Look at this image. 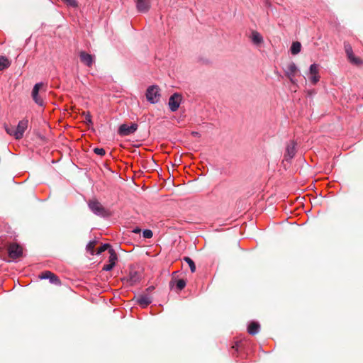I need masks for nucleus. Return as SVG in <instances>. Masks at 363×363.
Here are the masks:
<instances>
[{
	"label": "nucleus",
	"instance_id": "obj_19",
	"mask_svg": "<svg viewBox=\"0 0 363 363\" xmlns=\"http://www.w3.org/2000/svg\"><path fill=\"white\" fill-rule=\"evenodd\" d=\"M225 247L227 248L233 249V250H235L238 248H243V247L240 245V242L237 238H234L230 240H228L227 242Z\"/></svg>",
	"mask_w": 363,
	"mask_h": 363
},
{
	"label": "nucleus",
	"instance_id": "obj_7",
	"mask_svg": "<svg viewBox=\"0 0 363 363\" xmlns=\"http://www.w3.org/2000/svg\"><path fill=\"white\" fill-rule=\"evenodd\" d=\"M28 121L23 119L19 121L17 127L16 128L15 138L20 140L23 138L25 130L28 128Z\"/></svg>",
	"mask_w": 363,
	"mask_h": 363
},
{
	"label": "nucleus",
	"instance_id": "obj_34",
	"mask_svg": "<svg viewBox=\"0 0 363 363\" xmlns=\"http://www.w3.org/2000/svg\"><path fill=\"white\" fill-rule=\"evenodd\" d=\"M191 135H193L194 136H199V133L198 132H192Z\"/></svg>",
	"mask_w": 363,
	"mask_h": 363
},
{
	"label": "nucleus",
	"instance_id": "obj_13",
	"mask_svg": "<svg viewBox=\"0 0 363 363\" xmlns=\"http://www.w3.org/2000/svg\"><path fill=\"white\" fill-rule=\"evenodd\" d=\"M40 279H50V282L55 284H60V280L59 278L52 272L50 271H45L39 275Z\"/></svg>",
	"mask_w": 363,
	"mask_h": 363
},
{
	"label": "nucleus",
	"instance_id": "obj_5",
	"mask_svg": "<svg viewBox=\"0 0 363 363\" xmlns=\"http://www.w3.org/2000/svg\"><path fill=\"white\" fill-rule=\"evenodd\" d=\"M138 129L136 123H132L130 125L122 124L118 128V134L122 136H126L133 133Z\"/></svg>",
	"mask_w": 363,
	"mask_h": 363
},
{
	"label": "nucleus",
	"instance_id": "obj_22",
	"mask_svg": "<svg viewBox=\"0 0 363 363\" xmlns=\"http://www.w3.org/2000/svg\"><path fill=\"white\" fill-rule=\"evenodd\" d=\"M184 260L188 263L189 265L190 269L191 272H194L196 271V265L194 261L189 258V257H184Z\"/></svg>",
	"mask_w": 363,
	"mask_h": 363
},
{
	"label": "nucleus",
	"instance_id": "obj_23",
	"mask_svg": "<svg viewBox=\"0 0 363 363\" xmlns=\"http://www.w3.org/2000/svg\"><path fill=\"white\" fill-rule=\"evenodd\" d=\"M4 128H5L6 132L9 135H13L15 138L16 128L14 126H12V125L9 126V125H5Z\"/></svg>",
	"mask_w": 363,
	"mask_h": 363
},
{
	"label": "nucleus",
	"instance_id": "obj_35",
	"mask_svg": "<svg viewBox=\"0 0 363 363\" xmlns=\"http://www.w3.org/2000/svg\"><path fill=\"white\" fill-rule=\"evenodd\" d=\"M153 289H154V287H153V286H150V287H148V288L147 289V290L148 291H152Z\"/></svg>",
	"mask_w": 363,
	"mask_h": 363
},
{
	"label": "nucleus",
	"instance_id": "obj_20",
	"mask_svg": "<svg viewBox=\"0 0 363 363\" xmlns=\"http://www.w3.org/2000/svg\"><path fill=\"white\" fill-rule=\"evenodd\" d=\"M11 65V61L5 56H0V71L4 70Z\"/></svg>",
	"mask_w": 363,
	"mask_h": 363
},
{
	"label": "nucleus",
	"instance_id": "obj_6",
	"mask_svg": "<svg viewBox=\"0 0 363 363\" xmlns=\"http://www.w3.org/2000/svg\"><path fill=\"white\" fill-rule=\"evenodd\" d=\"M43 86L42 83H37L34 85L33 89L32 90V98L33 101L40 106L44 105V102L43 99L39 94L40 89Z\"/></svg>",
	"mask_w": 363,
	"mask_h": 363
},
{
	"label": "nucleus",
	"instance_id": "obj_14",
	"mask_svg": "<svg viewBox=\"0 0 363 363\" xmlns=\"http://www.w3.org/2000/svg\"><path fill=\"white\" fill-rule=\"evenodd\" d=\"M150 8V0H138L137 9L140 12L146 13Z\"/></svg>",
	"mask_w": 363,
	"mask_h": 363
},
{
	"label": "nucleus",
	"instance_id": "obj_36",
	"mask_svg": "<svg viewBox=\"0 0 363 363\" xmlns=\"http://www.w3.org/2000/svg\"><path fill=\"white\" fill-rule=\"evenodd\" d=\"M146 255L150 256V253L148 251H147Z\"/></svg>",
	"mask_w": 363,
	"mask_h": 363
},
{
	"label": "nucleus",
	"instance_id": "obj_25",
	"mask_svg": "<svg viewBox=\"0 0 363 363\" xmlns=\"http://www.w3.org/2000/svg\"><path fill=\"white\" fill-rule=\"evenodd\" d=\"M96 250H113V247L108 243H105V244L100 243V246L97 247Z\"/></svg>",
	"mask_w": 363,
	"mask_h": 363
},
{
	"label": "nucleus",
	"instance_id": "obj_15",
	"mask_svg": "<svg viewBox=\"0 0 363 363\" xmlns=\"http://www.w3.org/2000/svg\"><path fill=\"white\" fill-rule=\"evenodd\" d=\"M174 283L179 290H182L186 286V281L184 279H177L175 275H174L172 281H170L169 286H174Z\"/></svg>",
	"mask_w": 363,
	"mask_h": 363
},
{
	"label": "nucleus",
	"instance_id": "obj_3",
	"mask_svg": "<svg viewBox=\"0 0 363 363\" xmlns=\"http://www.w3.org/2000/svg\"><path fill=\"white\" fill-rule=\"evenodd\" d=\"M146 99L151 104H156L160 101V88L157 85L150 86L146 91Z\"/></svg>",
	"mask_w": 363,
	"mask_h": 363
},
{
	"label": "nucleus",
	"instance_id": "obj_9",
	"mask_svg": "<svg viewBox=\"0 0 363 363\" xmlns=\"http://www.w3.org/2000/svg\"><path fill=\"white\" fill-rule=\"evenodd\" d=\"M110 256L108 257V264H104L103 267V270L104 271H111L116 265V262L118 260V256L116 253V251H109Z\"/></svg>",
	"mask_w": 363,
	"mask_h": 363
},
{
	"label": "nucleus",
	"instance_id": "obj_16",
	"mask_svg": "<svg viewBox=\"0 0 363 363\" xmlns=\"http://www.w3.org/2000/svg\"><path fill=\"white\" fill-rule=\"evenodd\" d=\"M137 302L140 306L145 308V307L147 306L152 302V298H151V297H150L147 295H143V296H140L138 298Z\"/></svg>",
	"mask_w": 363,
	"mask_h": 363
},
{
	"label": "nucleus",
	"instance_id": "obj_18",
	"mask_svg": "<svg viewBox=\"0 0 363 363\" xmlns=\"http://www.w3.org/2000/svg\"><path fill=\"white\" fill-rule=\"evenodd\" d=\"M259 328H260V325L258 323L252 322L248 326L247 332L250 335H255L258 333Z\"/></svg>",
	"mask_w": 363,
	"mask_h": 363
},
{
	"label": "nucleus",
	"instance_id": "obj_26",
	"mask_svg": "<svg viewBox=\"0 0 363 363\" xmlns=\"http://www.w3.org/2000/svg\"><path fill=\"white\" fill-rule=\"evenodd\" d=\"M310 73L311 75L318 74V68L316 64H313L310 67Z\"/></svg>",
	"mask_w": 363,
	"mask_h": 363
},
{
	"label": "nucleus",
	"instance_id": "obj_24",
	"mask_svg": "<svg viewBox=\"0 0 363 363\" xmlns=\"http://www.w3.org/2000/svg\"><path fill=\"white\" fill-rule=\"evenodd\" d=\"M99 243V240H92V241H90L87 245H86V250H94L95 247L97 246V245Z\"/></svg>",
	"mask_w": 363,
	"mask_h": 363
},
{
	"label": "nucleus",
	"instance_id": "obj_33",
	"mask_svg": "<svg viewBox=\"0 0 363 363\" xmlns=\"http://www.w3.org/2000/svg\"><path fill=\"white\" fill-rule=\"evenodd\" d=\"M141 231V230L138 228H135L133 232L135 233H139Z\"/></svg>",
	"mask_w": 363,
	"mask_h": 363
},
{
	"label": "nucleus",
	"instance_id": "obj_4",
	"mask_svg": "<svg viewBox=\"0 0 363 363\" xmlns=\"http://www.w3.org/2000/svg\"><path fill=\"white\" fill-rule=\"evenodd\" d=\"M182 99V96L181 94L178 93L173 94L169 99L168 106L169 107V109L174 112L177 111L179 108L181 101Z\"/></svg>",
	"mask_w": 363,
	"mask_h": 363
},
{
	"label": "nucleus",
	"instance_id": "obj_27",
	"mask_svg": "<svg viewBox=\"0 0 363 363\" xmlns=\"http://www.w3.org/2000/svg\"><path fill=\"white\" fill-rule=\"evenodd\" d=\"M83 114L85 116V120H86V124L88 125H93V122H92V120H91V116L90 113L89 112H87V113L84 112Z\"/></svg>",
	"mask_w": 363,
	"mask_h": 363
},
{
	"label": "nucleus",
	"instance_id": "obj_10",
	"mask_svg": "<svg viewBox=\"0 0 363 363\" xmlns=\"http://www.w3.org/2000/svg\"><path fill=\"white\" fill-rule=\"evenodd\" d=\"M345 52L347 54V56L350 60V62L354 65H359L361 62H362V60L358 58V57H356L354 54H353V52H352V47L350 46V45L349 44H345Z\"/></svg>",
	"mask_w": 363,
	"mask_h": 363
},
{
	"label": "nucleus",
	"instance_id": "obj_29",
	"mask_svg": "<svg viewBox=\"0 0 363 363\" xmlns=\"http://www.w3.org/2000/svg\"><path fill=\"white\" fill-rule=\"evenodd\" d=\"M64 2H65L68 6H70L72 7H77V0H62Z\"/></svg>",
	"mask_w": 363,
	"mask_h": 363
},
{
	"label": "nucleus",
	"instance_id": "obj_30",
	"mask_svg": "<svg viewBox=\"0 0 363 363\" xmlns=\"http://www.w3.org/2000/svg\"><path fill=\"white\" fill-rule=\"evenodd\" d=\"M94 152L99 155L104 156L106 153L105 150L103 148L96 147L94 149Z\"/></svg>",
	"mask_w": 363,
	"mask_h": 363
},
{
	"label": "nucleus",
	"instance_id": "obj_32",
	"mask_svg": "<svg viewBox=\"0 0 363 363\" xmlns=\"http://www.w3.org/2000/svg\"><path fill=\"white\" fill-rule=\"evenodd\" d=\"M318 80H319V76L318 74L312 75L311 81L313 84H315Z\"/></svg>",
	"mask_w": 363,
	"mask_h": 363
},
{
	"label": "nucleus",
	"instance_id": "obj_21",
	"mask_svg": "<svg viewBox=\"0 0 363 363\" xmlns=\"http://www.w3.org/2000/svg\"><path fill=\"white\" fill-rule=\"evenodd\" d=\"M301 45L299 42H294L291 47V52L293 55H296L300 52Z\"/></svg>",
	"mask_w": 363,
	"mask_h": 363
},
{
	"label": "nucleus",
	"instance_id": "obj_8",
	"mask_svg": "<svg viewBox=\"0 0 363 363\" xmlns=\"http://www.w3.org/2000/svg\"><path fill=\"white\" fill-rule=\"evenodd\" d=\"M296 143L294 140H291L286 147V152L284 154V159L286 161L291 160L296 155Z\"/></svg>",
	"mask_w": 363,
	"mask_h": 363
},
{
	"label": "nucleus",
	"instance_id": "obj_28",
	"mask_svg": "<svg viewBox=\"0 0 363 363\" xmlns=\"http://www.w3.org/2000/svg\"><path fill=\"white\" fill-rule=\"evenodd\" d=\"M152 235L153 233L151 230L146 229L143 232V235L145 238H151Z\"/></svg>",
	"mask_w": 363,
	"mask_h": 363
},
{
	"label": "nucleus",
	"instance_id": "obj_2",
	"mask_svg": "<svg viewBox=\"0 0 363 363\" xmlns=\"http://www.w3.org/2000/svg\"><path fill=\"white\" fill-rule=\"evenodd\" d=\"M23 257V251H0V259L7 262H17Z\"/></svg>",
	"mask_w": 363,
	"mask_h": 363
},
{
	"label": "nucleus",
	"instance_id": "obj_12",
	"mask_svg": "<svg viewBox=\"0 0 363 363\" xmlns=\"http://www.w3.org/2000/svg\"><path fill=\"white\" fill-rule=\"evenodd\" d=\"M79 57L81 62L85 65L89 67L92 66L94 63V57L91 55L88 54L84 51H81L79 52Z\"/></svg>",
	"mask_w": 363,
	"mask_h": 363
},
{
	"label": "nucleus",
	"instance_id": "obj_38",
	"mask_svg": "<svg viewBox=\"0 0 363 363\" xmlns=\"http://www.w3.org/2000/svg\"><path fill=\"white\" fill-rule=\"evenodd\" d=\"M362 99H363V97H362Z\"/></svg>",
	"mask_w": 363,
	"mask_h": 363
},
{
	"label": "nucleus",
	"instance_id": "obj_31",
	"mask_svg": "<svg viewBox=\"0 0 363 363\" xmlns=\"http://www.w3.org/2000/svg\"><path fill=\"white\" fill-rule=\"evenodd\" d=\"M21 247L16 243H10L6 250H19Z\"/></svg>",
	"mask_w": 363,
	"mask_h": 363
},
{
	"label": "nucleus",
	"instance_id": "obj_1",
	"mask_svg": "<svg viewBox=\"0 0 363 363\" xmlns=\"http://www.w3.org/2000/svg\"><path fill=\"white\" fill-rule=\"evenodd\" d=\"M88 206L91 211L96 215L102 217H108L110 216L108 211L106 210L102 204L95 199L89 200Z\"/></svg>",
	"mask_w": 363,
	"mask_h": 363
},
{
	"label": "nucleus",
	"instance_id": "obj_17",
	"mask_svg": "<svg viewBox=\"0 0 363 363\" xmlns=\"http://www.w3.org/2000/svg\"><path fill=\"white\" fill-rule=\"evenodd\" d=\"M251 40L257 45L262 44L264 42L263 38L259 33L256 30H253L251 35Z\"/></svg>",
	"mask_w": 363,
	"mask_h": 363
},
{
	"label": "nucleus",
	"instance_id": "obj_37",
	"mask_svg": "<svg viewBox=\"0 0 363 363\" xmlns=\"http://www.w3.org/2000/svg\"><path fill=\"white\" fill-rule=\"evenodd\" d=\"M101 252H102V251L99 250V251H97V254H100Z\"/></svg>",
	"mask_w": 363,
	"mask_h": 363
},
{
	"label": "nucleus",
	"instance_id": "obj_11",
	"mask_svg": "<svg viewBox=\"0 0 363 363\" xmlns=\"http://www.w3.org/2000/svg\"><path fill=\"white\" fill-rule=\"evenodd\" d=\"M297 71L298 68L294 62H291L286 65L285 69V74L291 82H293V79L295 77V74L297 72Z\"/></svg>",
	"mask_w": 363,
	"mask_h": 363
}]
</instances>
